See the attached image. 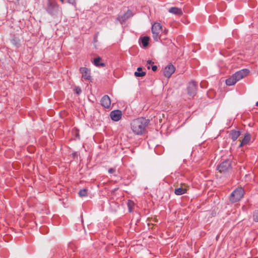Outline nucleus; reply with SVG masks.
Returning a JSON list of instances; mask_svg holds the SVG:
<instances>
[{"label":"nucleus","mask_w":258,"mask_h":258,"mask_svg":"<svg viewBox=\"0 0 258 258\" xmlns=\"http://www.w3.org/2000/svg\"><path fill=\"white\" fill-rule=\"evenodd\" d=\"M60 1L61 2V3H64V0H60Z\"/></svg>","instance_id":"31"},{"label":"nucleus","mask_w":258,"mask_h":258,"mask_svg":"<svg viewBox=\"0 0 258 258\" xmlns=\"http://www.w3.org/2000/svg\"><path fill=\"white\" fill-rule=\"evenodd\" d=\"M153 63H154V62L153 61H152V60H148L147 61V64H146V66L147 67V69L149 70L150 69V65L152 64Z\"/></svg>","instance_id":"27"},{"label":"nucleus","mask_w":258,"mask_h":258,"mask_svg":"<svg viewBox=\"0 0 258 258\" xmlns=\"http://www.w3.org/2000/svg\"><path fill=\"white\" fill-rule=\"evenodd\" d=\"M12 43L16 46L17 47H18L21 45L20 40L17 38H14L11 40Z\"/></svg>","instance_id":"20"},{"label":"nucleus","mask_w":258,"mask_h":258,"mask_svg":"<svg viewBox=\"0 0 258 258\" xmlns=\"http://www.w3.org/2000/svg\"><path fill=\"white\" fill-rule=\"evenodd\" d=\"M240 135V132L235 130H232L230 134V137L233 141H236Z\"/></svg>","instance_id":"15"},{"label":"nucleus","mask_w":258,"mask_h":258,"mask_svg":"<svg viewBox=\"0 0 258 258\" xmlns=\"http://www.w3.org/2000/svg\"><path fill=\"white\" fill-rule=\"evenodd\" d=\"M67 2L74 6L75 7L76 6V2L75 0H67Z\"/></svg>","instance_id":"26"},{"label":"nucleus","mask_w":258,"mask_h":258,"mask_svg":"<svg viewBox=\"0 0 258 258\" xmlns=\"http://www.w3.org/2000/svg\"><path fill=\"white\" fill-rule=\"evenodd\" d=\"M251 140V135L249 133H246L245 134L243 139L240 142L239 145V148H240L243 146L249 144Z\"/></svg>","instance_id":"13"},{"label":"nucleus","mask_w":258,"mask_h":258,"mask_svg":"<svg viewBox=\"0 0 258 258\" xmlns=\"http://www.w3.org/2000/svg\"><path fill=\"white\" fill-rule=\"evenodd\" d=\"M197 84L196 82H190L187 87V92L189 96L194 97L197 92Z\"/></svg>","instance_id":"6"},{"label":"nucleus","mask_w":258,"mask_h":258,"mask_svg":"<svg viewBox=\"0 0 258 258\" xmlns=\"http://www.w3.org/2000/svg\"><path fill=\"white\" fill-rule=\"evenodd\" d=\"M101 104L104 108H109L111 104V101L109 97L107 95H104L101 100Z\"/></svg>","instance_id":"12"},{"label":"nucleus","mask_w":258,"mask_h":258,"mask_svg":"<svg viewBox=\"0 0 258 258\" xmlns=\"http://www.w3.org/2000/svg\"><path fill=\"white\" fill-rule=\"evenodd\" d=\"M132 16V12L131 10H128L127 12L125 13L123 15L119 16L117 18V20L121 24H122Z\"/></svg>","instance_id":"8"},{"label":"nucleus","mask_w":258,"mask_h":258,"mask_svg":"<svg viewBox=\"0 0 258 258\" xmlns=\"http://www.w3.org/2000/svg\"><path fill=\"white\" fill-rule=\"evenodd\" d=\"M255 106H258V101L255 103Z\"/></svg>","instance_id":"32"},{"label":"nucleus","mask_w":258,"mask_h":258,"mask_svg":"<svg viewBox=\"0 0 258 258\" xmlns=\"http://www.w3.org/2000/svg\"><path fill=\"white\" fill-rule=\"evenodd\" d=\"M149 39L150 38L148 36H145L142 39V44L144 47L148 46Z\"/></svg>","instance_id":"21"},{"label":"nucleus","mask_w":258,"mask_h":258,"mask_svg":"<svg viewBox=\"0 0 258 258\" xmlns=\"http://www.w3.org/2000/svg\"><path fill=\"white\" fill-rule=\"evenodd\" d=\"M122 113L119 110H113L111 112L110 116L112 120L117 121L121 117Z\"/></svg>","instance_id":"11"},{"label":"nucleus","mask_w":258,"mask_h":258,"mask_svg":"<svg viewBox=\"0 0 258 258\" xmlns=\"http://www.w3.org/2000/svg\"><path fill=\"white\" fill-rule=\"evenodd\" d=\"M186 191V189L185 187H180L175 189L174 193L177 196H180L185 194Z\"/></svg>","instance_id":"17"},{"label":"nucleus","mask_w":258,"mask_h":258,"mask_svg":"<svg viewBox=\"0 0 258 258\" xmlns=\"http://www.w3.org/2000/svg\"><path fill=\"white\" fill-rule=\"evenodd\" d=\"M146 73L145 72L142 71V68L139 67L137 69V71L135 72V76L136 77H142L146 75Z\"/></svg>","instance_id":"19"},{"label":"nucleus","mask_w":258,"mask_h":258,"mask_svg":"<svg viewBox=\"0 0 258 258\" xmlns=\"http://www.w3.org/2000/svg\"><path fill=\"white\" fill-rule=\"evenodd\" d=\"M175 71V68L172 64L167 66L164 70V75L169 78Z\"/></svg>","instance_id":"10"},{"label":"nucleus","mask_w":258,"mask_h":258,"mask_svg":"<svg viewBox=\"0 0 258 258\" xmlns=\"http://www.w3.org/2000/svg\"><path fill=\"white\" fill-rule=\"evenodd\" d=\"M167 31H167V29H164V33H165V34H166V33H167Z\"/></svg>","instance_id":"30"},{"label":"nucleus","mask_w":258,"mask_h":258,"mask_svg":"<svg viewBox=\"0 0 258 258\" xmlns=\"http://www.w3.org/2000/svg\"><path fill=\"white\" fill-rule=\"evenodd\" d=\"M217 169L221 173L229 171L231 169V161L229 160H225L218 165Z\"/></svg>","instance_id":"5"},{"label":"nucleus","mask_w":258,"mask_h":258,"mask_svg":"<svg viewBox=\"0 0 258 258\" xmlns=\"http://www.w3.org/2000/svg\"><path fill=\"white\" fill-rule=\"evenodd\" d=\"M101 60V58L99 56L94 58L93 60L94 64L96 67H105V64L104 62H100Z\"/></svg>","instance_id":"18"},{"label":"nucleus","mask_w":258,"mask_h":258,"mask_svg":"<svg viewBox=\"0 0 258 258\" xmlns=\"http://www.w3.org/2000/svg\"><path fill=\"white\" fill-rule=\"evenodd\" d=\"M168 12L177 16H181L183 14L182 10L177 7L170 8Z\"/></svg>","instance_id":"14"},{"label":"nucleus","mask_w":258,"mask_h":258,"mask_svg":"<svg viewBox=\"0 0 258 258\" xmlns=\"http://www.w3.org/2000/svg\"><path fill=\"white\" fill-rule=\"evenodd\" d=\"M75 91L77 94L79 95L81 93L82 90L80 87H76L75 89Z\"/></svg>","instance_id":"25"},{"label":"nucleus","mask_w":258,"mask_h":258,"mask_svg":"<svg viewBox=\"0 0 258 258\" xmlns=\"http://www.w3.org/2000/svg\"><path fill=\"white\" fill-rule=\"evenodd\" d=\"M249 73V71L247 69H243L237 72L233 76L236 79L237 81L240 80L245 76L247 75Z\"/></svg>","instance_id":"7"},{"label":"nucleus","mask_w":258,"mask_h":258,"mask_svg":"<svg viewBox=\"0 0 258 258\" xmlns=\"http://www.w3.org/2000/svg\"><path fill=\"white\" fill-rule=\"evenodd\" d=\"M114 172H115V169L113 168H110L108 170V172L110 174H112V173H114Z\"/></svg>","instance_id":"28"},{"label":"nucleus","mask_w":258,"mask_h":258,"mask_svg":"<svg viewBox=\"0 0 258 258\" xmlns=\"http://www.w3.org/2000/svg\"><path fill=\"white\" fill-rule=\"evenodd\" d=\"M162 31V25L159 23H154L152 27L153 38L156 41L160 39V33Z\"/></svg>","instance_id":"4"},{"label":"nucleus","mask_w":258,"mask_h":258,"mask_svg":"<svg viewBox=\"0 0 258 258\" xmlns=\"http://www.w3.org/2000/svg\"><path fill=\"white\" fill-rule=\"evenodd\" d=\"M79 195L80 197H86L87 196V190L86 189H81L79 191Z\"/></svg>","instance_id":"22"},{"label":"nucleus","mask_w":258,"mask_h":258,"mask_svg":"<svg viewBox=\"0 0 258 258\" xmlns=\"http://www.w3.org/2000/svg\"><path fill=\"white\" fill-rule=\"evenodd\" d=\"M236 79L233 76H231L230 77L226 80V84L228 86H232L234 85L237 82Z\"/></svg>","instance_id":"16"},{"label":"nucleus","mask_w":258,"mask_h":258,"mask_svg":"<svg viewBox=\"0 0 258 258\" xmlns=\"http://www.w3.org/2000/svg\"><path fill=\"white\" fill-rule=\"evenodd\" d=\"M253 219L254 221L258 222V210H256L254 212Z\"/></svg>","instance_id":"23"},{"label":"nucleus","mask_w":258,"mask_h":258,"mask_svg":"<svg viewBox=\"0 0 258 258\" xmlns=\"http://www.w3.org/2000/svg\"><path fill=\"white\" fill-rule=\"evenodd\" d=\"M134 203L133 202H132L131 201H130L128 202L127 206H128V210H129L130 212H132V207L134 206Z\"/></svg>","instance_id":"24"},{"label":"nucleus","mask_w":258,"mask_h":258,"mask_svg":"<svg viewBox=\"0 0 258 258\" xmlns=\"http://www.w3.org/2000/svg\"><path fill=\"white\" fill-rule=\"evenodd\" d=\"M244 195V190L241 187H238L235 189L231 194L230 201L234 203L239 202L241 200Z\"/></svg>","instance_id":"3"},{"label":"nucleus","mask_w":258,"mask_h":258,"mask_svg":"<svg viewBox=\"0 0 258 258\" xmlns=\"http://www.w3.org/2000/svg\"><path fill=\"white\" fill-rule=\"evenodd\" d=\"M152 70L153 71L155 72L157 70V67L156 66H152Z\"/></svg>","instance_id":"29"},{"label":"nucleus","mask_w":258,"mask_h":258,"mask_svg":"<svg viewBox=\"0 0 258 258\" xmlns=\"http://www.w3.org/2000/svg\"><path fill=\"white\" fill-rule=\"evenodd\" d=\"M80 71L82 74V78L86 80L91 79L90 71L85 67H82L80 69Z\"/></svg>","instance_id":"9"},{"label":"nucleus","mask_w":258,"mask_h":258,"mask_svg":"<svg viewBox=\"0 0 258 258\" xmlns=\"http://www.w3.org/2000/svg\"><path fill=\"white\" fill-rule=\"evenodd\" d=\"M201 87H203V86H202V83L201 84Z\"/></svg>","instance_id":"33"},{"label":"nucleus","mask_w":258,"mask_h":258,"mask_svg":"<svg viewBox=\"0 0 258 258\" xmlns=\"http://www.w3.org/2000/svg\"><path fill=\"white\" fill-rule=\"evenodd\" d=\"M149 122V119L144 117H139L131 122V130L135 135H142L145 132Z\"/></svg>","instance_id":"1"},{"label":"nucleus","mask_w":258,"mask_h":258,"mask_svg":"<svg viewBox=\"0 0 258 258\" xmlns=\"http://www.w3.org/2000/svg\"><path fill=\"white\" fill-rule=\"evenodd\" d=\"M45 10L52 16H56L61 14V9L54 0H47Z\"/></svg>","instance_id":"2"}]
</instances>
